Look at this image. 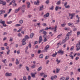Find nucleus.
Returning a JSON list of instances; mask_svg holds the SVG:
<instances>
[{
	"label": "nucleus",
	"mask_w": 80,
	"mask_h": 80,
	"mask_svg": "<svg viewBox=\"0 0 80 80\" xmlns=\"http://www.w3.org/2000/svg\"><path fill=\"white\" fill-rule=\"evenodd\" d=\"M57 26L56 25L54 28H53L52 27H49V28H48V27H47L45 29V30H48V29L49 30H54V32H57Z\"/></svg>",
	"instance_id": "obj_1"
},
{
	"label": "nucleus",
	"mask_w": 80,
	"mask_h": 80,
	"mask_svg": "<svg viewBox=\"0 0 80 80\" xmlns=\"http://www.w3.org/2000/svg\"><path fill=\"white\" fill-rule=\"evenodd\" d=\"M72 31L71 30L70 31V32H68L66 35L67 37L65 38V39L66 40H68L69 39V36L71 35V33H72Z\"/></svg>",
	"instance_id": "obj_2"
},
{
	"label": "nucleus",
	"mask_w": 80,
	"mask_h": 80,
	"mask_svg": "<svg viewBox=\"0 0 80 80\" xmlns=\"http://www.w3.org/2000/svg\"><path fill=\"white\" fill-rule=\"evenodd\" d=\"M75 15V13H73L72 14H69V16H71L70 18V19H73V17H74Z\"/></svg>",
	"instance_id": "obj_3"
},
{
	"label": "nucleus",
	"mask_w": 80,
	"mask_h": 80,
	"mask_svg": "<svg viewBox=\"0 0 80 80\" xmlns=\"http://www.w3.org/2000/svg\"><path fill=\"white\" fill-rule=\"evenodd\" d=\"M5 75L6 77H10L12 75V74L11 73H9L8 72H6Z\"/></svg>",
	"instance_id": "obj_4"
},
{
	"label": "nucleus",
	"mask_w": 80,
	"mask_h": 80,
	"mask_svg": "<svg viewBox=\"0 0 80 80\" xmlns=\"http://www.w3.org/2000/svg\"><path fill=\"white\" fill-rule=\"evenodd\" d=\"M57 53H60L61 55H63V54L64 53V51L62 50H59Z\"/></svg>",
	"instance_id": "obj_5"
},
{
	"label": "nucleus",
	"mask_w": 80,
	"mask_h": 80,
	"mask_svg": "<svg viewBox=\"0 0 80 80\" xmlns=\"http://www.w3.org/2000/svg\"><path fill=\"white\" fill-rule=\"evenodd\" d=\"M44 6L43 5H42L41 6H40L39 11H42L44 9Z\"/></svg>",
	"instance_id": "obj_6"
},
{
	"label": "nucleus",
	"mask_w": 80,
	"mask_h": 80,
	"mask_svg": "<svg viewBox=\"0 0 80 80\" xmlns=\"http://www.w3.org/2000/svg\"><path fill=\"white\" fill-rule=\"evenodd\" d=\"M49 45H47L45 47V48H44V50L45 51H46V52H47L48 50V48H49Z\"/></svg>",
	"instance_id": "obj_7"
},
{
	"label": "nucleus",
	"mask_w": 80,
	"mask_h": 80,
	"mask_svg": "<svg viewBox=\"0 0 80 80\" xmlns=\"http://www.w3.org/2000/svg\"><path fill=\"white\" fill-rule=\"evenodd\" d=\"M21 9V8L19 7L18 9H16L15 10V13H18V11L20 10Z\"/></svg>",
	"instance_id": "obj_8"
},
{
	"label": "nucleus",
	"mask_w": 80,
	"mask_h": 80,
	"mask_svg": "<svg viewBox=\"0 0 80 80\" xmlns=\"http://www.w3.org/2000/svg\"><path fill=\"white\" fill-rule=\"evenodd\" d=\"M26 39L25 38L23 39L22 41V45H26V42H25V41H26Z\"/></svg>",
	"instance_id": "obj_9"
},
{
	"label": "nucleus",
	"mask_w": 80,
	"mask_h": 80,
	"mask_svg": "<svg viewBox=\"0 0 80 80\" xmlns=\"http://www.w3.org/2000/svg\"><path fill=\"white\" fill-rule=\"evenodd\" d=\"M42 40H43L42 39V36H41L39 38V43H40V42H42Z\"/></svg>",
	"instance_id": "obj_10"
},
{
	"label": "nucleus",
	"mask_w": 80,
	"mask_h": 80,
	"mask_svg": "<svg viewBox=\"0 0 80 80\" xmlns=\"http://www.w3.org/2000/svg\"><path fill=\"white\" fill-rule=\"evenodd\" d=\"M37 1H35L34 2V5H39V3H40V1L38 0H37Z\"/></svg>",
	"instance_id": "obj_11"
},
{
	"label": "nucleus",
	"mask_w": 80,
	"mask_h": 80,
	"mask_svg": "<svg viewBox=\"0 0 80 80\" xmlns=\"http://www.w3.org/2000/svg\"><path fill=\"white\" fill-rule=\"evenodd\" d=\"M27 5L28 8H30V2H27Z\"/></svg>",
	"instance_id": "obj_12"
},
{
	"label": "nucleus",
	"mask_w": 80,
	"mask_h": 80,
	"mask_svg": "<svg viewBox=\"0 0 80 80\" xmlns=\"http://www.w3.org/2000/svg\"><path fill=\"white\" fill-rule=\"evenodd\" d=\"M5 11L3 10H1L0 11V15H2V14H3L5 13Z\"/></svg>",
	"instance_id": "obj_13"
},
{
	"label": "nucleus",
	"mask_w": 80,
	"mask_h": 80,
	"mask_svg": "<svg viewBox=\"0 0 80 80\" xmlns=\"http://www.w3.org/2000/svg\"><path fill=\"white\" fill-rule=\"evenodd\" d=\"M68 25L70 27H73L74 24L72 23H69L68 24Z\"/></svg>",
	"instance_id": "obj_14"
},
{
	"label": "nucleus",
	"mask_w": 80,
	"mask_h": 80,
	"mask_svg": "<svg viewBox=\"0 0 80 80\" xmlns=\"http://www.w3.org/2000/svg\"><path fill=\"white\" fill-rule=\"evenodd\" d=\"M19 63H20V62L18 61V59H16V65H18V64H19Z\"/></svg>",
	"instance_id": "obj_15"
},
{
	"label": "nucleus",
	"mask_w": 80,
	"mask_h": 80,
	"mask_svg": "<svg viewBox=\"0 0 80 80\" xmlns=\"http://www.w3.org/2000/svg\"><path fill=\"white\" fill-rule=\"evenodd\" d=\"M49 16V13L48 12L46 15L44 16V17L46 18V17H48Z\"/></svg>",
	"instance_id": "obj_16"
},
{
	"label": "nucleus",
	"mask_w": 80,
	"mask_h": 80,
	"mask_svg": "<svg viewBox=\"0 0 80 80\" xmlns=\"http://www.w3.org/2000/svg\"><path fill=\"white\" fill-rule=\"evenodd\" d=\"M31 76L32 77V78H35V75L33 73H31Z\"/></svg>",
	"instance_id": "obj_17"
},
{
	"label": "nucleus",
	"mask_w": 80,
	"mask_h": 80,
	"mask_svg": "<svg viewBox=\"0 0 80 80\" xmlns=\"http://www.w3.org/2000/svg\"><path fill=\"white\" fill-rule=\"evenodd\" d=\"M3 63H7V59H5L2 61Z\"/></svg>",
	"instance_id": "obj_18"
},
{
	"label": "nucleus",
	"mask_w": 80,
	"mask_h": 80,
	"mask_svg": "<svg viewBox=\"0 0 80 80\" xmlns=\"http://www.w3.org/2000/svg\"><path fill=\"white\" fill-rule=\"evenodd\" d=\"M42 69V67L41 66L39 67L37 70L38 71H40Z\"/></svg>",
	"instance_id": "obj_19"
},
{
	"label": "nucleus",
	"mask_w": 80,
	"mask_h": 80,
	"mask_svg": "<svg viewBox=\"0 0 80 80\" xmlns=\"http://www.w3.org/2000/svg\"><path fill=\"white\" fill-rule=\"evenodd\" d=\"M66 25V23L64 22L63 24H61V27H64L65 26V25Z\"/></svg>",
	"instance_id": "obj_20"
},
{
	"label": "nucleus",
	"mask_w": 80,
	"mask_h": 80,
	"mask_svg": "<svg viewBox=\"0 0 80 80\" xmlns=\"http://www.w3.org/2000/svg\"><path fill=\"white\" fill-rule=\"evenodd\" d=\"M60 80H65V78L64 77H62L59 79Z\"/></svg>",
	"instance_id": "obj_21"
},
{
	"label": "nucleus",
	"mask_w": 80,
	"mask_h": 80,
	"mask_svg": "<svg viewBox=\"0 0 80 80\" xmlns=\"http://www.w3.org/2000/svg\"><path fill=\"white\" fill-rule=\"evenodd\" d=\"M25 7H26V6L25 5H24L22 6V10H24L25 8Z\"/></svg>",
	"instance_id": "obj_22"
},
{
	"label": "nucleus",
	"mask_w": 80,
	"mask_h": 80,
	"mask_svg": "<svg viewBox=\"0 0 80 80\" xmlns=\"http://www.w3.org/2000/svg\"><path fill=\"white\" fill-rule=\"evenodd\" d=\"M58 53V52H55V54H53L52 56L53 57H55L56 55H57V54Z\"/></svg>",
	"instance_id": "obj_23"
},
{
	"label": "nucleus",
	"mask_w": 80,
	"mask_h": 80,
	"mask_svg": "<svg viewBox=\"0 0 80 80\" xmlns=\"http://www.w3.org/2000/svg\"><path fill=\"white\" fill-rule=\"evenodd\" d=\"M36 67V65L35 64H34L31 66V68H35Z\"/></svg>",
	"instance_id": "obj_24"
},
{
	"label": "nucleus",
	"mask_w": 80,
	"mask_h": 80,
	"mask_svg": "<svg viewBox=\"0 0 80 80\" xmlns=\"http://www.w3.org/2000/svg\"><path fill=\"white\" fill-rule=\"evenodd\" d=\"M24 37V38L26 39H26H28V38H29V37L28 35H26Z\"/></svg>",
	"instance_id": "obj_25"
},
{
	"label": "nucleus",
	"mask_w": 80,
	"mask_h": 80,
	"mask_svg": "<svg viewBox=\"0 0 80 80\" xmlns=\"http://www.w3.org/2000/svg\"><path fill=\"white\" fill-rule=\"evenodd\" d=\"M69 57L71 58V59H73V56H72V54H70L69 55Z\"/></svg>",
	"instance_id": "obj_26"
},
{
	"label": "nucleus",
	"mask_w": 80,
	"mask_h": 80,
	"mask_svg": "<svg viewBox=\"0 0 80 80\" xmlns=\"http://www.w3.org/2000/svg\"><path fill=\"white\" fill-rule=\"evenodd\" d=\"M39 58H43V54H40L39 56Z\"/></svg>",
	"instance_id": "obj_27"
},
{
	"label": "nucleus",
	"mask_w": 80,
	"mask_h": 80,
	"mask_svg": "<svg viewBox=\"0 0 80 80\" xmlns=\"http://www.w3.org/2000/svg\"><path fill=\"white\" fill-rule=\"evenodd\" d=\"M60 3H61V2L60 1H59L57 2V3H56V4H57V5H60Z\"/></svg>",
	"instance_id": "obj_28"
},
{
	"label": "nucleus",
	"mask_w": 80,
	"mask_h": 80,
	"mask_svg": "<svg viewBox=\"0 0 80 80\" xmlns=\"http://www.w3.org/2000/svg\"><path fill=\"white\" fill-rule=\"evenodd\" d=\"M34 35V34H33V33H31V35L30 36V38H32L33 37Z\"/></svg>",
	"instance_id": "obj_29"
},
{
	"label": "nucleus",
	"mask_w": 80,
	"mask_h": 80,
	"mask_svg": "<svg viewBox=\"0 0 80 80\" xmlns=\"http://www.w3.org/2000/svg\"><path fill=\"white\" fill-rule=\"evenodd\" d=\"M66 42H67V40H66L65 39H64L62 41V43H65Z\"/></svg>",
	"instance_id": "obj_30"
},
{
	"label": "nucleus",
	"mask_w": 80,
	"mask_h": 80,
	"mask_svg": "<svg viewBox=\"0 0 80 80\" xmlns=\"http://www.w3.org/2000/svg\"><path fill=\"white\" fill-rule=\"evenodd\" d=\"M62 34H61L58 35L57 37L58 38H61V37H62Z\"/></svg>",
	"instance_id": "obj_31"
},
{
	"label": "nucleus",
	"mask_w": 80,
	"mask_h": 80,
	"mask_svg": "<svg viewBox=\"0 0 80 80\" xmlns=\"http://www.w3.org/2000/svg\"><path fill=\"white\" fill-rule=\"evenodd\" d=\"M74 29H73V30L74 31H76V30H77V27L75 26H74Z\"/></svg>",
	"instance_id": "obj_32"
},
{
	"label": "nucleus",
	"mask_w": 80,
	"mask_h": 80,
	"mask_svg": "<svg viewBox=\"0 0 80 80\" xmlns=\"http://www.w3.org/2000/svg\"><path fill=\"white\" fill-rule=\"evenodd\" d=\"M70 5H68V6H65V8H70Z\"/></svg>",
	"instance_id": "obj_33"
},
{
	"label": "nucleus",
	"mask_w": 80,
	"mask_h": 80,
	"mask_svg": "<svg viewBox=\"0 0 80 80\" xmlns=\"http://www.w3.org/2000/svg\"><path fill=\"white\" fill-rule=\"evenodd\" d=\"M59 71H60V69L57 68L56 70V73H58L59 72Z\"/></svg>",
	"instance_id": "obj_34"
},
{
	"label": "nucleus",
	"mask_w": 80,
	"mask_h": 80,
	"mask_svg": "<svg viewBox=\"0 0 80 80\" xmlns=\"http://www.w3.org/2000/svg\"><path fill=\"white\" fill-rule=\"evenodd\" d=\"M12 9H9V10L8 12V14H9L10 13V12H11V11H12Z\"/></svg>",
	"instance_id": "obj_35"
},
{
	"label": "nucleus",
	"mask_w": 80,
	"mask_h": 80,
	"mask_svg": "<svg viewBox=\"0 0 80 80\" xmlns=\"http://www.w3.org/2000/svg\"><path fill=\"white\" fill-rule=\"evenodd\" d=\"M18 37H22V34H21V33H19L18 34Z\"/></svg>",
	"instance_id": "obj_36"
},
{
	"label": "nucleus",
	"mask_w": 80,
	"mask_h": 80,
	"mask_svg": "<svg viewBox=\"0 0 80 80\" xmlns=\"http://www.w3.org/2000/svg\"><path fill=\"white\" fill-rule=\"evenodd\" d=\"M22 28H20L18 31V32H20L21 31H22Z\"/></svg>",
	"instance_id": "obj_37"
},
{
	"label": "nucleus",
	"mask_w": 80,
	"mask_h": 80,
	"mask_svg": "<svg viewBox=\"0 0 80 80\" xmlns=\"http://www.w3.org/2000/svg\"><path fill=\"white\" fill-rule=\"evenodd\" d=\"M23 21L22 20H21L19 21V23H21V24H22L23 23Z\"/></svg>",
	"instance_id": "obj_38"
},
{
	"label": "nucleus",
	"mask_w": 80,
	"mask_h": 80,
	"mask_svg": "<svg viewBox=\"0 0 80 80\" xmlns=\"http://www.w3.org/2000/svg\"><path fill=\"white\" fill-rule=\"evenodd\" d=\"M76 47H80V44L79 43H78L76 45Z\"/></svg>",
	"instance_id": "obj_39"
},
{
	"label": "nucleus",
	"mask_w": 80,
	"mask_h": 80,
	"mask_svg": "<svg viewBox=\"0 0 80 80\" xmlns=\"http://www.w3.org/2000/svg\"><path fill=\"white\" fill-rule=\"evenodd\" d=\"M73 48H74V46H72L70 49V50L72 51V50H73Z\"/></svg>",
	"instance_id": "obj_40"
},
{
	"label": "nucleus",
	"mask_w": 80,
	"mask_h": 80,
	"mask_svg": "<svg viewBox=\"0 0 80 80\" xmlns=\"http://www.w3.org/2000/svg\"><path fill=\"white\" fill-rule=\"evenodd\" d=\"M2 4L3 5H5V4H6V2H5V1H3Z\"/></svg>",
	"instance_id": "obj_41"
},
{
	"label": "nucleus",
	"mask_w": 80,
	"mask_h": 80,
	"mask_svg": "<svg viewBox=\"0 0 80 80\" xmlns=\"http://www.w3.org/2000/svg\"><path fill=\"white\" fill-rule=\"evenodd\" d=\"M26 70H27V71H29V68H28V66H26Z\"/></svg>",
	"instance_id": "obj_42"
},
{
	"label": "nucleus",
	"mask_w": 80,
	"mask_h": 80,
	"mask_svg": "<svg viewBox=\"0 0 80 80\" xmlns=\"http://www.w3.org/2000/svg\"><path fill=\"white\" fill-rule=\"evenodd\" d=\"M80 47H77L76 50H77V51H78L79 50H80Z\"/></svg>",
	"instance_id": "obj_43"
},
{
	"label": "nucleus",
	"mask_w": 80,
	"mask_h": 80,
	"mask_svg": "<svg viewBox=\"0 0 80 80\" xmlns=\"http://www.w3.org/2000/svg\"><path fill=\"white\" fill-rule=\"evenodd\" d=\"M12 23V21H10L7 22L8 24H11Z\"/></svg>",
	"instance_id": "obj_44"
},
{
	"label": "nucleus",
	"mask_w": 80,
	"mask_h": 80,
	"mask_svg": "<svg viewBox=\"0 0 80 80\" xmlns=\"http://www.w3.org/2000/svg\"><path fill=\"white\" fill-rule=\"evenodd\" d=\"M31 76H29L28 77V80H31Z\"/></svg>",
	"instance_id": "obj_45"
},
{
	"label": "nucleus",
	"mask_w": 80,
	"mask_h": 80,
	"mask_svg": "<svg viewBox=\"0 0 80 80\" xmlns=\"http://www.w3.org/2000/svg\"><path fill=\"white\" fill-rule=\"evenodd\" d=\"M23 79L24 80H27V78H26V76H24L23 77Z\"/></svg>",
	"instance_id": "obj_46"
},
{
	"label": "nucleus",
	"mask_w": 80,
	"mask_h": 80,
	"mask_svg": "<svg viewBox=\"0 0 80 80\" xmlns=\"http://www.w3.org/2000/svg\"><path fill=\"white\" fill-rule=\"evenodd\" d=\"M42 33L43 34H44V35L47 34V32H46V31H43Z\"/></svg>",
	"instance_id": "obj_47"
},
{
	"label": "nucleus",
	"mask_w": 80,
	"mask_h": 80,
	"mask_svg": "<svg viewBox=\"0 0 80 80\" xmlns=\"http://www.w3.org/2000/svg\"><path fill=\"white\" fill-rule=\"evenodd\" d=\"M61 45H62V43L61 42H59L57 44V45H58V46Z\"/></svg>",
	"instance_id": "obj_48"
},
{
	"label": "nucleus",
	"mask_w": 80,
	"mask_h": 80,
	"mask_svg": "<svg viewBox=\"0 0 80 80\" xmlns=\"http://www.w3.org/2000/svg\"><path fill=\"white\" fill-rule=\"evenodd\" d=\"M1 49L2 50H5V48H4L3 47H1Z\"/></svg>",
	"instance_id": "obj_49"
},
{
	"label": "nucleus",
	"mask_w": 80,
	"mask_h": 80,
	"mask_svg": "<svg viewBox=\"0 0 80 80\" xmlns=\"http://www.w3.org/2000/svg\"><path fill=\"white\" fill-rule=\"evenodd\" d=\"M12 40H13V38H10V39L9 40V41L10 42H12Z\"/></svg>",
	"instance_id": "obj_50"
},
{
	"label": "nucleus",
	"mask_w": 80,
	"mask_h": 80,
	"mask_svg": "<svg viewBox=\"0 0 80 80\" xmlns=\"http://www.w3.org/2000/svg\"><path fill=\"white\" fill-rule=\"evenodd\" d=\"M58 6H56L55 8V10L56 11H57L58 10Z\"/></svg>",
	"instance_id": "obj_51"
},
{
	"label": "nucleus",
	"mask_w": 80,
	"mask_h": 80,
	"mask_svg": "<svg viewBox=\"0 0 80 80\" xmlns=\"http://www.w3.org/2000/svg\"><path fill=\"white\" fill-rule=\"evenodd\" d=\"M7 33L6 32H5L3 33V35H7Z\"/></svg>",
	"instance_id": "obj_52"
},
{
	"label": "nucleus",
	"mask_w": 80,
	"mask_h": 80,
	"mask_svg": "<svg viewBox=\"0 0 80 80\" xmlns=\"http://www.w3.org/2000/svg\"><path fill=\"white\" fill-rule=\"evenodd\" d=\"M54 78L55 79H56L57 78V76L55 75L53 76Z\"/></svg>",
	"instance_id": "obj_53"
},
{
	"label": "nucleus",
	"mask_w": 80,
	"mask_h": 80,
	"mask_svg": "<svg viewBox=\"0 0 80 80\" xmlns=\"http://www.w3.org/2000/svg\"><path fill=\"white\" fill-rule=\"evenodd\" d=\"M80 34V32H77V35L78 36Z\"/></svg>",
	"instance_id": "obj_54"
},
{
	"label": "nucleus",
	"mask_w": 80,
	"mask_h": 80,
	"mask_svg": "<svg viewBox=\"0 0 80 80\" xmlns=\"http://www.w3.org/2000/svg\"><path fill=\"white\" fill-rule=\"evenodd\" d=\"M54 78L53 77V76H51V79L52 80H53V79Z\"/></svg>",
	"instance_id": "obj_55"
},
{
	"label": "nucleus",
	"mask_w": 80,
	"mask_h": 80,
	"mask_svg": "<svg viewBox=\"0 0 80 80\" xmlns=\"http://www.w3.org/2000/svg\"><path fill=\"white\" fill-rule=\"evenodd\" d=\"M54 8V7L53 6H52L51 8H50V10H53V8Z\"/></svg>",
	"instance_id": "obj_56"
},
{
	"label": "nucleus",
	"mask_w": 80,
	"mask_h": 80,
	"mask_svg": "<svg viewBox=\"0 0 80 80\" xmlns=\"http://www.w3.org/2000/svg\"><path fill=\"white\" fill-rule=\"evenodd\" d=\"M49 3V0H48L46 2V3H47V4H48V3Z\"/></svg>",
	"instance_id": "obj_57"
},
{
	"label": "nucleus",
	"mask_w": 80,
	"mask_h": 80,
	"mask_svg": "<svg viewBox=\"0 0 80 80\" xmlns=\"http://www.w3.org/2000/svg\"><path fill=\"white\" fill-rule=\"evenodd\" d=\"M16 27H20V24H17L15 25Z\"/></svg>",
	"instance_id": "obj_58"
},
{
	"label": "nucleus",
	"mask_w": 80,
	"mask_h": 80,
	"mask_svg": "<svg viewBox=\"0 0 80 80\" xmlns=\"http://www.w3.org/2000/svg\"><path fill=\"white\" fill-rule=\"evenodd\" d=\"M43 37L45 38H47V35L46 34H44L43 35Z\"/></svg>",
	"instance_id": "obj_59"
},
{
	"label": "nucleus",
	"mask_w": 80,
	"mask_h": 80,
	"mask_svg": "<svg viewBox=\"0 0 80 80\" xmlns=\"http://www.w3.org/2000/svg\"><path fill=\"white\" fill-rule=\"evenodd\" d=\"M56 61H57V62H58V63H60V61L58 60V59H57Z\"/></svg>",
	"instance_id": "obj_60"
},
{
	"label": "nucleus",
	"mask_w": 80,
	"mask_h": 80,
	"mask_svg": "<svg viewBox=\"0 0 80 80\" xmlns=\"http://www.w3.org/2000/svg\"><path fill=\"white\" fill-rule=\"evenodd\" d=\"M4 45L5 47H7V46L8 45V44L7 43H4Z\"/></svg>",
	"instance_id": "obj_61"
},
{
	"label": "nucleus",
	"mask_w": 80,
	"mask_h": 80,
	"mask_svg": "<svg viewBox=\"0 0 80 80\" xmlns=\"http://www.w3.org/2000/svg\"><path fill=\"white\" fill-rule=\"evenodd\" d=\"M65 30H69V28H64Z\"/></svg>",
	"instance_id": "obj_62"
},
{
	"label": "nucleus",
	"mask_w": 80,
	"mask_h": 80,
	"mask_svg": "<svg viewBox=\"0 0 80 80\" xmlns=\"http://www.w3.org/2000/svg\"><path fill=\"white\" fill-rule=\"evenodd\" d=\"M66 45H67V44L65 43L63 45V47L64 48H65L66 47Z\"/></svg>",
	"instance_id": "obj_63"
},
{
	"label": "nucleus",
	"mask_w": 80,
	"mask_h": 80,
	"mask_svg": "<svg viewBox=\"0 0 80 80\" xmlns=\"http://www.w3.org/2000/svg\"><path fill=\"white\" fill-rule=\"evenodd\" d=\"M10 52V50H8V51L7 52V55H8V54H9V53Z\"/></svg>",
	"instance_id": "obj_64"
}]
</instances>
